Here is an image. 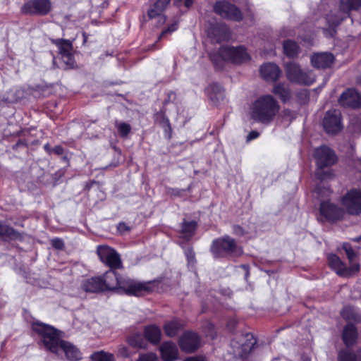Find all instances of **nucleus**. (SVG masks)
Returning <instances> with one entry per match:
<instances>
[{"label":"nucleus","instance_id":"obj_19","mask_svg":"<svg viewBox=\"0 0 361 361\" xmlns=\"http://www.w3.org/2000/svg\"><path fill=\"white\" fill-rule=\"evenodd\" d=\"M262 77L267 81H276L281 75V71L278 66L272 63H267L260 68Z\"/></svg>","mask_w":361,"mask_h":361},{"label":"nucleus","instance_id":"obj_30","mask_svg":"<svg viewBox=\"0 0 361 361\" xmlns=\"http://www.w3.org/2000/svg\"><path fill=\"white\" fill-rule=\"evenodd\" d=\"M18 237L19 233L13 228L0 224V238L4 239H17Z\"/></svg>","mask_w":361,"mask_h":361},{"label":"nucleus","instance_id":"obj_18","mask_svg":"<svg viewBox=\"0 0 361 361\" xmlns=\"http://www.w3.org/2000/svg\"><path fill=\"white\" fill-rule=\"evenodd\" d=\"M171 0H156L153 5L148 11V16L149 18H159V23L163 24L166 21L165 16H162L163 11L165 10Z\"/></svg>","mask_w":361,"mask_h":361},{"label":"nucleus","instance_id":"obj_53","mask_svg":"<svg viewBox=\"0 0 361 361\" xmlns=\"http://www.w3.org/2000/svg\"><path fill=\"white\" fill-rule=\"evenodd\" d=\"M317 192L318 196L319 197H322L323 192L329 194V189H324V190L323 191L322 190H321L319 188H317Z\"/></svg>","mask_w":361,"mask_h":361},{"label":"nucleus","instance_id":"obj_23","mask_svg":"<svg viewBox=\"0 0 361 361\" xmlns=\"http://www.w3.org/2000/svg\"><path fill=\"white\" fill-rule=\"evenodd\" d=\"M272 93L283 102H286L291 97V91L288 85L285 83L276 84L272 89Z\"/></svg>","mask_w":361,"mask_h":361},{"label":"nucleus","instance_id":"obj_49","mask_svg":"<svg viewBox=\"0 0 361 361\" xmlns=\"http://www.w3.org/2000/svg\"><path fill=\"white\" fill-rule=\"evenodd\" d=\"M51 152L56 154H58V155H61L63 153V149L62 147L59 146V145H57V146H55L52 149H51Z\"/></svg>","mask_w":361,"mask_h":361},{"label":"nucleus","instance_id":"obj_10","mask_svg":"<svg viewBox=\"0 0 361 361\" xmlns=\"http://www.w3.org/2000/svg\"><path fill=\"white\" fill-rule=\"evenodd\" d=\"M97 253L100 260L111 269L122 268V261L120 255L114 248L108 245H99Z\"/></svg>","mask_w":361,"mask_h":361},{"label":"nucleus","instance_id":"obj_27","mask_svg":"<svg viewBox=\"0 0 361 361\" xmlns=\"http://www.w3.org/2000/svg\"><path fill=\"white\" fill-rule=\"evenodd\" d=\"M212 34L214 35V39L217 42L228 40L229 38V30L226 25L214 27Z\"/></svg>","mask_w":361,"mask_h":361},{"label":"nucleus","instance_id":"obj_55","mask_svg":"<svg viewBox=\"0 0 361 361\" xmlns=\"http://www.w3.org/2000/svg\"><path fill=\"white\" fill-rule=\"evenodd\" d=\"M183 190H178V189H173V192H172V195H180V194L182 193Z\"/></svg>","mask_w":361,"mask_h":361},{"label":"nucleus","instance_id":"obj_4","mask_svg":"<svg viewBox=\"0 0 361 361\" xmlns=\"http://www.w3.org/2000/svg\"><path fill=\"white\" fill-rule=\"evenodd\" d=\"M314 157L317 166L315 172L317 178L321 180L331 179L334 176L332 170L324 168L329 167L337 161L334 152L327 146H321L314 149Z\"/></svg>","mask_w":361,"mask_h":361},{"label":"nucleus","instance_id":"obj_41","mask_svg":"<svg viewBox=\"0 0 361 361\" xmlns=\"http://www.w3.org/2000/svg\"><path fill=\"white\" fill-rule=\"evenodd\" d=\"M118 355L122 357L128 358L130 357L131 355L127 347L124 345H120L118 348Z\"/></svg>","mask_w":361,"mask_h":361},{"label":"nucleus","instance_id":"obj_29","mask_svg":"<svg viewBox=\"0 0 361 361\" xmlns=\"http://www.w3.org/2000/svg\"><path fill=\"white\" fill-rule=\"evenodd\" d=\"M183 328V324L178 321H172L165 324V334L169 337L175 336Z\"/></svg>","mask_w":361,"mask_h":361},{"label":"nucleus","instance_id":"obj_54","mask_svg":"<svg viewBox=\"0 0 361 361\" xmlns=\"http://www.w3.org/2000/svg\"><path fill=\"white\" fill-rule=\"evenodd\" d=\"M195 0H184V5L186 8H190L194 3Z\"/></svg>","mask_w":361,"mask_h":361},{"label":"nucleus","instance_id":"obj_57","mask_svg":"<svg viewBox=\"0 0 361 361\" xmlns=\"http://www.w3.org/2000/svg\"><path fill=\"white\" fill-rule=\"evenodd\" d=\"M302 361H310V359L307 357H303Z\"/></svg>","mask_w":361,"mask_h":361},{"label":"nucleus","instance_id":"obj_24","mask_svg":"<svg viewBox=\"0 0 361 361\" xmlns=\"http://www.w3.org/2000/svg\"><path fill=\"white\" fill-rule=\"evenodd\" d=\"M357 333L354 325L349 324L346 325L343 332V340L346 346L353 345L357 340Z\"/></svg>","mask_w":361,"mask_h":361},{"label":"nucleus","instance_id":"obj_46","mask_svg":"<svg viewBox=\"0 0 361 361\" xmlns=\"http://www.w3.org/2000/svg\"><path fill=\"white\" fill-rule=\"evenodd\" d=\"M208 327V331H205V334L207 336H210L212 338H214V326L213 324L208 323L207 324Z\"/></svg>","mask_w":361,"mask_h":361},{"label":"nucleus","instance_id":"obj_56","mask_svg":"<svg viewBox=\"0 0 361 361\" xmlns=\"http://www.w3.org/2000/svg\"><path fill=\"white\" fill-rule=\"evenodd\" d=\"M182 1L183 0H173V4L178 7L180 6Z\"/></svg>","mask_w":361,"mask_h":361},{"label":"nucleus","instance_id":"obj_20","mask_svg":"<svg viewBox=\"0 0 361 361\" xmlns=\"http://www.w3.org/2000/svg\"><path fill=\"white\" fill-rule=\"evenodd\" d=\"M334 59V56L330 53L315 54L311 58V63L315 68H326L331 66Z\"/></svg>","mask_w":361,"mask_h":361},{"label":"nucleus","instance_id":"obj_6","mask_svg":"<svg viewBox=\"0 0 361 361\" xmlns=\"http://www.w3.org/2000/svg\"><path fill=\"white\" fill-rule=\"evenodd\" d=\"M211 251L215 257L226 255L236 257L243 253L242 248L236 245L235 240L228 235L214 240Z\"/></svg>","mask_w":361,"mask_h":361},{"label":"nucleus","instance_id":"obj_59","mask_svg":"<svg viewBox=\"0 0 361 361\" xmlns=\"http://www.w3.org/2000/svg\"><path fill=\"white\" fill-rule=\"evenodd\" d=\"M358 355H359L360 358L361 359V350H360L358 351Z\"/></svg>","mask_w":361,"mask_h":361},{"label":"nucleus","instance_id":"obj_28","mask_svg":"<svg viewBox=\"0 0 361 361\" xmlns=\"http://www.w3.org/2000/svg\"><path fill=\"white\" fill-rule=\"evenodd\" d=\"M284 54L288 57H295L299 53L298 45L292 40H286L283 42Z\"/></svg>","mask_w":361,"mask_h":361},{"label":"nucleus","instance_id":"obj_1","mask_svg":"<svg viewBox=\"0 0 361 361\" xmlns=\"http://www.w3.org/2000/svg\"><path fill=\"white\" fill-rule=\"evenodd\" d=\"M100 277L104 291L120 290L128 295L141 296L152 292L156 286L154 281H137L121 276L111 269Z\"/></svg>","mask_w":361,"mask_h":361},{"label":"nucleus","instance_id":"obj_50","mask_svg":"<svg viewBox=\"0 0 361 361\" xmlns=\"http://www.w3.org/2000/svg\"><path fill=\"white\" fill-rule=\"evenodd\" d=\"M69 57H65V60H63L68 66H72L74 63L73 58L71 54H69Z\"/></svg>","mask_w":361,"mask_h":361},{"label":"nucleus","instance_id":"obj_14","mask_svg":"<svg viewBox=\"0 0 361 361\" xmlns=\"http://www.w3.org/2000/svg\"><path fill=\"white\" fill-rule=\"evenodd\" d=\"M323 126L329 134H336L341 130V113L338 110L328 111L324 118Z\"/></svg>","mask_w":361,"mask_h":361},{"label":"nucleus","instance_id":"obj_5","mask_svg":"<svg viewBox=\"0 0 361 361\" xmlns=\"http://www.w3.org/2000/svg\"><path fill=\"white\" fill-rule=\"evenodd\" d=\"M210 59L216 66H219L221 61H231L235 63H240L248 61L250 56L243 46L221 47L216 54H210Z\"/></svg>","mask_w":361,"mask_h":361},{"label":"nucleus","instance_id":"obj_38","mask_svg":"<svg viewBox=\"0 0 361 361\" xmlns=\"http://www.w3.org/2000/svg\"><path fill=\"white\" fill-rule=\"evenodd\" d=\"M343 248L346 253V255L349 260L350 265H351L352 264H355L353 262V259H355L356 255H355V252L353 251L350 245L348 243H344L343 245Z\"/></svg>","mask_w":361,"mask_h":361},{"label":"nucleus","instance_id":"obj_58","mask_svg":"<svg viewBox=\"0 0 361 361\" xmlns=\"http://www.w3.org/2000/svg\"><path fill=\"white\" fill-rule=\"evenodd\" d=\"M44 149H45L46 150H48V149H49V145H48V144H47V145H44Z\"/></svg>","mask_w":361,"mask_h":361},{"label":"nucleus","instance_id":"obj_37","mask_svg":"<svg viewBox=\"0 0 361 361\" xmlns=\"http://www.w3.org/2000/svg\"><path fill=\"white\" fill-rule=\"evenodd\" d=\"M116 128L121 137H126L131 130L130 126L124 122H116Z\"/></svg>","mask_w":361,"mask_h":361},{"label":"nucleus","instance_id":"obj_25","mask_svg":"<svg viewBox=\"0 0 361 361\" xmlns=\"http://www.w3.org/2000/svg\"><path fill=\"white\" fill-rule=\"evenodd\" d=\"M205 92L211 100L214 102L222 99L224 95L222 87L217 84H212L209 85L206 88Z\"/></svg>","mask_w":361,"mask_h":361},{"label":"nucleus","instance_id":"obj_43","mask_svg":"<svg viewBox=\"0 0 361 361\" xmlns=\"http://www.w3.org/2000/svg\"><path fill=\"white\" fill-rule=\"evenodd\" d=\"M51 244L53 247H54L56 249H62L64 246V243L60 238H56L52 239Z\"/></svg>","mask_w":361,"mask_h":361},{"label":"nucleus","instance_id":"obj_52","mask_svg":"<svg viewBox=\"0 0 361 361\" xmlns=\"http://www.w3.org/2000/svg\"><path fill=\"white\" fill-rule=\"evenodd\" d=\"M184 361H204V359L202 357H191L185 359Z\"/></svg>","mask_w":361,"mask_h":361},{"label":"nucleus","instance_id":"obj_26","mask_svg":"<svg viewBox=\"0 0 361 361\" xmlns=\"http://www.w3.org/2000/svg\"><path fill=\"white\" fill-rule=\"evenodd\" d=\"M161 330L154 325H150L145 328V336L146 338L152 343H157L161 339Z\"/></svg>","mask_w":361,"mask_h":361},{"label":"nucleus","instance_id":"obj_3","mask_svg":"<svg viewBox=\"0 0 361 361\" xmlns=\"http://www.w3.org/2000/svg\"><path fill=\"white\" fill-rule=\"evenodd\" d=\"M280 110L278 101L271 94L259 97L251 105L250 116L257 123L270 124Z\"/></svg>","mask_w":361,"mask_h":361},{"label":"nucleus","instance_id":"obj_11","mask_svg":"<svg viewBox=\"0 0 361 361\" xmlns=\"http://www.w3.org/2000/svg\"><path fill=\"white\" fill-rule=\"evenodd\" d=\"M52 8L50 0H30L21 7V11L24 14L31 16H46Z\"/></svg>","mask_w":361,"mask_h":361},{"label":"nucleus","instance_id":"obj_44","mask_svg":"<svg viewBox=\"0 0 361 361\" xmlns=\"http://www.w3.org/2000/svg\"><path fill=\"white\" fill-rule=\"evenodd\" d=\"M350 314H351V308L348 307H345L341 312L343 317L347 320L353 319V317H351Z\"/></svg>","mask_w":361,"mask_h":361},{"label":"nucleus","instance_id":"obj_51","mask_svg":"<svg viewBox=\"0 0 361 361\" xmlns=\"http://www.w3.org/2000/svg\"><path fill=\"white\" fill-rule=\"evenodd\" d=\"M233 232L235 234L238 235H242L244 233L243 228L239 226H235L233 227Z\"/></svg>","mask_w":361,"mask_h":361},{"label":"nucleus","instance_id":"obj_33","mask_svg":"<svg viewBox=\"0 0 361 361\" xmlns=\"http://www.w3.org/2000/svg\"><path fill=\"white\" fill-rule=\"evenodd\" d=\"M90 358L92 361H114V355L112 353L103 350L94 353Z\"/></svg>","mask_w":361,"mask_h":361},{"label":"nucleus","instance_id":"obj_22","mask_svg":"<svg viewBox=\"0 0 361 361\" xmlns=\"http://www.w3.org/2000/svg\"><path fill=\"white\" fill-rule=\"evenodd\" d=\"M161 357L164 361H174L178 358L177 346L172 342H165L160 346Z\"/></svg>","mask_w":361,"mask_h":361},{"label":"nucleus","instance_id":"obj_9","mask_svg":"<svg viewBox=\"0 0 361 361\" xmlns=\"http://www.w3.org/2000/svg\"><path fill=\"white\" fill-rule=\"evenodd\" d=\"M328 262L330 267L342 277H350L357 274L360 269L359 263L355 262L348 267L339 257L334 254L329 255Z\"/></svg>","mask_w":361,"mask_h":361},{"label":"nucleus","instance_id":"obj_40","mask_svg":"<svg viewBox=\"0 0 361 361\" xmlns=\"http://www.w3.org/2000/svg\"><path fill=\"white\" fill-rule=\"evenodd\" d=\"M157 355L154 353H142L136 361H157Z\"/></svg>","mask_w":361,"mask_h":361},{"label":"nucleus","instance_id":"obj_35","mask_svg":"<svg viewBox=\"0 0 361 361\" xmlns=\"http://www.w3.org/2000/svg\"><path fill=\"white\" fill-rule=\"evenodd\" d=\"M338 361H357L356 355L349 350H342L338 353Z\"/></svg>","mask_w":361,"mask_h":361},{"label":"nucleus","instance_id":"obj_17","mask_svg":"<svg viewBox=\"0 0 361 361\" xmlns=\"http://www.w3.org/2000/svg\"><path fill=\"white\" fill-rule=\"evenodd\" d=\"M339 102L343 106L359 108L361 106V94L355 89H348L341 95Z\"/></svg>","mask_w":361,"mask_h":361},{"label":"nucleus","instance_id":"obj_39","mask_svg":"<svg viewBox=\"0 0 361 361\" xmlns=\"http://www.w3.org/2000/svg\"><path fill=\"white\" fill-rule=\"evenodd\" d=\"M155 118L163 128H170L169 120L165 116L164 112L160 111L157 113L155 116Z\"/></svg>","mask_w":361,"mask_h":361},{"label":"nucleus","instance_id":"obj_12","mask_svg":"<svg viewBox=\"0 0 361 361\" xmlns=\"http://www.w3.org/2000/svg\"><path fill=\"white\" fill-rule=\"evenodd\" d=\"M214 11L221 17L234 21H240L243 18L241 11L235 5L225 0L216 1Z\"/></svg>","mask_w":361,"mask_h":361},{"label":"nucleus","instance_id":"obj_45","mask_svg":"<svg viewBox=\"0 0 361 361\" xmlns=\"http://www.w3.org/2000/svg\"><path fill=\"white\" fill-rule=\"evenodd\" d=\"M185 255L187 257L188 263H193L195 260V253L191 249H188L185 251Z\"/></svg>","mask_w":361,"mask_h":361},{"label":"nucleus","instance_id":"obj_7","mask_svg":"<svg viewBox=\"0 0 361 361\" xmlns=\"http://www.w3.org/2000/svg\"><path fill=\"white\" fill-rule=\"evenodd\" d=\"M285 69L287 78L292 82L311 85L314 81V76L312 72L302 70L294 62L287 63Z\"/></svg>","mask_w":361,"mask_h":361},{"label":"nucleus","instance_id":"obj_31","mask_svg":"<svg viewBox=\"0 0 361 361\" xmlns=\"http://www.w3.org/2000/svg\"><path fill=\"white\" fill-rule=\"evenodd\" d=\"M247 337V341H248L247 343H243L242 345V350L239 352H235L236 354L240 355V357H244L247 354H248L252 349L256 343L255 339L253 338V336L252 334H247L246 335Z\"/></svg>","mask_w":361,"mask_h":361},{"label":"nucleus","instance_id":"obj_42","mask_svg":"<svg viewBox=\"0 0 361 361\" xmlns=\"http://www.w3.org/2000/svg\"><path fill=\"white\" fill-rule=\"evenodd\" d=\"M176 29H177V24L176 23H174V24L171 25L167 29H166V30H163L161 32V33L159 36L158 39L159 40L160 39L164 37L166 35L171 34V32L175 31Z\"/></svg>","mask_w":361,"mask_h":361},{"label":"nucleus","instance_id":"obj_16","mask_svg":"<svg viewBox=\"0 0 361 361\" xmlns=\"http://www.w3.org/2000/svg\"><path fill=\"white\" fill-rule=\"evenodd\" d=\"M200 338L192 332H185L179 339V345L186 353H193L200 346Z\"/></svg>","mask_w":361,"mask_h":361},{"label":"nucleus","instance_id":"obj_21","mask_svg":"<svg viewBox=\"0 0 361 361\" xmlns=\"http://www.w3.org/2000/svg\"><path fill=\"white\" fill-rule=\"evenodd\" d=\"M81 288L88 293L104 292L102 278L100 276L92 277L82 281Z\"/></svg>","mask_w":361,"mask_h":361},{"label":"nucleus","instance_id":"obj_48","mask_svg":"<svg viewBox=\"0 0 361 361\" xmlns=\"http://www.w3.org/2000/svg\"><path fill=\"white\" fill-rule=\"evenodd\" d=\"M259 135V133L257 131H251L248 135L247 136V140L250 141L252 140L257 137H258Z\"/></svg>","mask_w":361,"mask_h":361},{"label":"nucleus","instance_id":"obj_13","mask_svg":"<svg viewBox=\"0 0 361 361\" xmlns=\"http://www.w3.org/2000/svg\"><path fill=\"white\" fill-rule=\"evenodd\" d=\"M342 204L352 214L361 213V190H351L342 199Z\"/></svg>","mask_w":361,"mask_h":361},{"label":"nucleus","instance_id":"obj_2","mask_svg":"<svg viewBox=\"0 0 361 361\" xmlns=\"http://www.w3.org/2000/svg\"><path fill=\"white\" fill-rule=\"evenodd\" d=\"M32 329L41 336L42 342L45 348L59 357L61 355V352H63L67 360L70 361H78L82 358L80 350L70 342L61 340L56 329L52 326L42 323H35Z\"/></svg>","mask_w":361,"mask_h":361},{"label":"nucleus","instance_id":"obj_36","mask_svg":"<svg viewBox=\"0 0 361 361\" xmlns=\"http://www.w3.org/2000/svg\"><path fill=\"white\" fill-rule=\"evenodd\" d=\"M71 44L68 40L62 39L59 44V52L61 54L62 59L65 60V57H69Z\"/></svg>","mask_w":361,"mask_h":361},{"label":"nucleus","instance_id":"obj_32","mask_svg":"<svg viewBox=\"0 0 361 361\" xmlns=\"http://www.w3.org/2000/svg\"><path fill=\"white\" fill-rule=\"evenodd\" d=\"M128 343L134 348H145L146 343L141 334H134L128 337Z\"/></svg>","mask_w":361,"mask_h":361},{"label":"nucleus","instance_id":"obj_15","mask_svg":"<svg viewBox=\"0 0 361 361\" xmlns=\"http://www.w3.org/2000/svg\"><path fill=\"white\" fill-rule=\"evenodd\" d=\"M320 214L326 221H336L340 219L343 215V211L335 204L322 201L320 205Z\"/></svg>","mask_w":361,"mask_h":361},{"label":"nucleus","instance_id":"obj_34","mask_svg":"<svg viewBox=\"0 0 361 361\" xmlns=\"http://www.w3.org/2000/svg\"><path fill=\"white\" fill-rule=\"evenodd\" d=\"M195 228V221L183 222L182 225V233L185 238H190L194 234Z\"/></svg>","mask_w":361,"mask_h":361},{"label":"nucleus","instance_id":"obj_47","mask_svg":"<svg viewBox=\"0 0 361 361\" xmlns=\"http://www.w3.org/2000/svg\"><path fill=\"white\" fill-rule=\"evenodd\" d=\"M130 230L129 227L125 223H120L118 225V231L123 233Z\"/></svg>","mask_w":361,"mask_h":361},{"label":"nucleus","instance_id":"obj_8","mask_svg":"<svg viewBox=\"0 0 361 361\" xmlns=\"http://www.w3.org/2000/svg\"><path fill=\"white\" fill-rule=\"evenodd\" d=\"M361 6V0H341L338 14L331 12L326 17L330 28L338 26L345 18L344 14H348L351 10H357Z\"/></svg>","mask_w":361,"mask_h":361}]
</instances>
